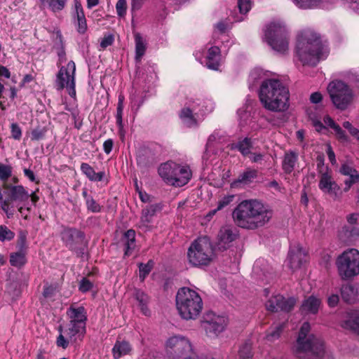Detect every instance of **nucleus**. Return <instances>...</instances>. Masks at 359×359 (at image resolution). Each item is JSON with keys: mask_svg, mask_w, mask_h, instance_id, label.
Listing matches in <instances>:
<instances>
[{"mask_svg": "<svg viewBox=\"0 0 359 359\" xmlns=\"http://www.w3.org/2000/svg\"><path fill=\"white\" fill-rule=\"evenodd\" d=\"M58 331L60 334L57 338L56 344L58 347L65 349L69 342L76 343L78 341L82 340L86 332V327L68 323L65 330H63L62 326H60Z\"/></svg>", "mask_w": 359, "mask_h": 359, "instance_id": "obj_14", "label": "nucleus"}, {"mask_svg": "<svg viewBox=\"0 0 359 359\" xmlns=\"http://www.w3.org/2000/svg\"><path fill=\"white\" fill-rule=\"evenodd\" d=\"M154 266L151 260L149 261L146 264H140L139 266L140 269V278L144 281L146 276L150 273Z\"/></svg>", "mask_w": 359, "mask_h": 359, "instance_id": "obj_50", "label": "nucleus"}, {"mask_svg": "<svg viewBox=\"0 0 359 359\" xmlns=\"http://www.w3.org/2000/svg\"><path fill=\"white\" fill-rule=\"evenodd\" d=\"M14 233L8 229L6 226H0V241H11L14 238Z\"/></svg>", "mask_w": 359, "mask_h": 359, "instance_id": "obj_53", "label": "nucleus"}, {"mask_svg": "<svg viewBox=\"0 0 359 359\" xmlns=\"http://www.w3.org/2000/svg\"><path fill=\"white\" fill-rule=\"evenodd\" d=\"M264 79V73L262 72V69H253L249 76V82L252 83V84H255L259 81L265 80Z\"/></svg>", "mask_w": 359, "mask_h": 359, "instance_id": "obj_51", "label": "nucleus"}, {"mask_svg": "<svg viewBox=\"0 0 359 359\" xmlns=\"http://www.w3.org/2000/svg\"><path fill=\"white\" fill-rule=\"evenodd\" d=\"M340 278L349 280L359 275V251L351 248L342 252L336 260Z\"/></svg>", "mask_w": 359, "mask_h": 359, "instance_id": "obj_10", "label": "nucleus"}, {"mask_svg": "<svg viewBox=\"0 0 359 359\" xmlns=\"http://www.w3.org/2000/svg\"><path fill=\"white\" fill-rule=\"evenodd\" d=\"M289 90L278 79H265L259 90L263 107L271 111L283 112L289 107Z\"/></svg>", "mask_w": 359, "mask_h": 359, "instance_id": "obj_3", "label": "nucleus"}, {"mask_svg": "<svg viewBox=\"0 0 359 359\" xmlns=\"http://www.w3.org/2000/svg\"><path fill=\"white\" fill-rule=\"evenodd\" d=\"M228 323L225 316L209 314L207 320L204 323V327L208 335L210 337H217L222 332Z\"/></svg>", "mask_w": 359, "mask_h": 359, "instance_id": "obj_16", "label": "nucleus"}, {"mask_svg": "<svg viewBox=\"0 0 359 359\" xmlns=\"http://www.w3.org/2000/svg\"><path fill=\"white\" fill-rule=\"evenodd\" d=\"M220 49L217 46H214L208 49L206 57V66L211 69L217 70L220 62Z\"/></svg>", "mask_w": 359, "mask_h": 359, "instance_id": "obj_26", "label": "nucleus"}, {"mask_svg": "<svg viewBox=\"0 0 359 359\" xmlns=\"http://www.w3.org/2000/svg\"><path fill=\"white\" fill-rule=\"evenodd\" d=\"M310 324L304 323L300 329L295 353L301 359H318L324 355L323 341L313 334H309Z\"/></svg>", "mask_w": 359, "mask_h": 359, "instance_id": "obj_6", "label": "nucleus"}, {"mask_svg": "<svg viewBox=\"0 0 359 359\" xmlns=\"http://www.w3.org/2000/svg\"><path fill=\"white\" fill-rule=\"evenodd\" d=\"M54 49L56 50L57 55L58 56V63L62 64L65 62L67 60L65 47H59Z\"/></svg>", "mask_w": 359, "mask_h": 359, "instance_id": "obj_62", "label": "nucleus"}, {"mask_svg": "<svg viewBox=\"0 0 359 359\" xmlns=\"http://www.w3.org/2000/svg\"><path fill=\"white\" fill-rule=\"evenodd\" d=\"M257 175V172L256 170L248 169L239 176L238 181L239 182L247 184L255 179Z\"/></svg>", "mask_w": 359, "mask_h": 359, "instance_id": "obj_46", "label": "nucleus"}, {"mask_svg": "<svg viewBox=\"0 0 359 359\" xmlns=\"http://www.w3.org/2000/svg\"><path fill=\"white\" fill-rule=\"evenodd\" d=\"M283 324H278L273 327L272 330L266 335L267 340L269 341H273L278 339L283 329Z\"/></svg>", "mask_w": 359, "mask_h": 359, "instance_id": "obj_49", "label": "nucleus"}, {"mask_svg": "<svg viewBox=\"0 0 359 359\" xmlns=\"http://www.w3.org/2000/svg\"><path fill=\"white\" fill-rule=\"evenodd\" d=\"M327 90L334 105L339 109H346L352 102V90L341 81H333L327 86Z\"/></svg>", "mask_w": 359, "mask_h": 359, "instance_id": "obj_11", "label": "nucleus"}, {"mask_svg": "<svg viewBox=\"0 0 359 359\" xmlns=\"http://www.w3.org/2000/svg\"><path fill=\"white\" fill-rule=\"evenodd\" d=\"M296 304V299L293 297L285 298L277 294L272 296L266 302V308L268 311L274 312L278 311H290Z\"/></svg>", "mask_w": 359, "mask_h": 359, "instance_id": "obj_18", "label": "nucleus"}, {"mask_svg": "<svg viewBox=\"0 0 359 359\" xmlns=\"http://www.w3.org/2000/svg\"><path fill=\"white\" fill-rule=\"evenodd\" d=\"M168 359H197V354L190 339L183 335H172L165 342Z\"/></svg>", "mask_w": 359, "mask_h": 359, "instance_id": "obj_9", "label": "nucleus"}, {"mask_svg": "<svg viewBox=\"0 0 359 359\" xmlns=\"http://www.w3.org/2000/svg\"><path fill=\"white\" fill-rule=\"evenodd\" d=\"M298 161V154L294 151H288L285 153L282 168L287 174H290L294 169Z\"/></svg>", "mask_w": 359, "mask_h": 359, "instance_id": "obj_25", "label": "nucleus"}, {"mask_svg": "<svg viewBox=\"0 0 359 359\" xmlns=\"http://www.w3.org/2000/svg\"><path fill=\"white\" fill-rule=\"evenodd\" d=\"M339 172L346 177H357L359 175L358 171L349 163H344L341 165Z\"/></svg>", "mask_w": 359, "mask_h": 359, "instance_id": "obj_47", "label": "nucleus"}, {"mask_svg": "<svg viewBox=\"0 0 359 359\" xmlns=\"http://www.w3.org/2000/svg\"><path fill=\"white\" fill-rule=\"evenodd\" d=\"M75 16L77 21V30L79 33L83 34L87 29L86 20L80 3H75Z\"/></svg>", "mask_w": 359, "mask_h": 359, "instance_id": "obj_28", "label": "nucleus"}, {"mask_svg": "<svg viewBox=\"0 0 359 359\" xmlns=\"http://www.w3.org/2000/svg\"><path fill=\"white\" fill-rule=\"evenodd\" d=\"M134 297L139 303V306L142 312L147 316L149 314V310L147 308V304L149 302L148 296L140 290H135L134 292Z\"/></svg>", "mask_w": 359, "mask_h": 359, "instance_id": "obj_33", "label": "nucleus"}, {"mask_svg": "<svg viewBox=\"0 0 359 359\" xmlns=\"http://www.w3.org/2000/svg\"><path fill=\"white\" fill-rule=\"evenodd\" d=\"M60 237L67 248L71 250H74L78 245L82 244L84 234L76 229L64 227L60 232Z\"/></svg>", "mask_w": 359, "mask_h": 359, "instance_id": "obj_17", "label": "nucleus"}, {"mask_svg": "<svg viewBox=\"0 0 359 359\" xmlns=\"http://www.w3.org/2000/svg\"><path fill=\"white\" fill-rule=\"evenodd\" d=\"M116 9L117 15L120 17H123L126 14L127 2L126 0H118L116 4Z\"/></svg>", "mask_w": 359, "mask_h": 359, "instance_id": "obj_57", "label": "nucleus"}, {"mask_svg": "<svg viewBox=\"0 0 359 359\" xmlns=\"http://www.w3.org/2000/svg\"><path fill=\"white\" fill-rule=\"evenodd\" d=\"M11 137L15 140H20L22 137V129L16 123L11 124Z\"/></svg>", "mask_w": 359, "mask_h": 359, "instance_id": "obj_54", "label": "nucleus"}, {"mask_svg": "<svg viewBox=\"0 0 359 359\" xmlns=\"http://www.w3.org/2000/svg\"><path fill=\"white\" fill-rule=\"evenodd\" d=\"M67 314L70 319L69 323L86 327L87 316L84 307L79 306L75 308L72 306L68 309Z\"/></svg>", "mask_w": 359, "mask_h": 359, "instance_id": "obj_23", "label": "nucleus"}, {"mask_svg": "<svg viewBox=\"0 0 359 359\" xmlns=\"http://www.w3.org/2000/svg\"><path fill=\"white\" fill-rule=\"evenodd\" d=\"M12 175V168L11 165L0 163V180L7 182L8 179Z\"/></svg>", "mask_w": 359, "mask_h": 359, "instance_id": "obj_52", "label": "nucleus"}, {"mask_svg": "<svg viewBox=\"0 0 359 359\" xmlns=\"http://www.w3.org/2000/svg\"><path fill=\"white\" fill-rule=\"evenodd\" d=\"M81 170L90 181L100 182L102 180L104 173L103 172H95L94 169L87 163H82Z\"/></svg>", "mask_w": 359, "mask_h": 359, "instance_id": "obj_29", "label": "nucleus"}, {"mask_svg": "<svg viewBox=\"0 0 359 359\" xmlns=\"http://www.w3.org/2000/svg\"><path fill=\"white\" fill-rule=\"evenodd\" d=\"M131 350V346L128 341H116L112 348L113 358L119 359L121 357L129 354Z\"/></svg>", "mask_w": 359, "mask_h": 359, "instance_id": "obj_27", "label": "nucleus"}, {"mask_svg": "<svg viewBox=\"0 0 359 359\" xmlns=\"http://www.w3.org/2000/svg\"><path fill=\"white\" fill-rule=\"evenodd\" d=\"M10 263L13 266L22 267L26 263L25 255L21 252L11 253L10 255Z\"/></svg>", "mask_w": 359, "mask_h": 359, "instance_id": "obj_40", "label": "nucleus"}, {"mask_svg": "<svg viewBox=\"0 0 359 359\" xmlns=\"http://www.w3.org/2000/svg\"><path fill=\"white\" fill-rule=\"evenodd\" d=\"M237 237L236 231L231 226H222L217 235V245L219 248L226 249Z\"/></svg>", "mask_w": 359, "mask_h": 359, "instance_id": "obj_21", "label": "nucleus"}, {"mask_svg": "<svg viewBox=\"0 0 359 359\" xmlns=\"http://www.w3.org/2000/svg\"><path fill=\"white\" fill-rule=\"evenodd\" d=\"M265 37L270 46L276 52L285 53L288 50L285 29L281 23L269 24L265 31Z\"/></svg>", "mask_w": 359, "mask_h": 359, "instance_id": "obj_12", "label": "nucleus"}, {"mask_svg": "<svg viewBox=\"0 0 359 359\" xmlns=\"http://www.w3.org/2000/svg\"><path fill=\"white\" fill-rule=\"evenodd\" d=\"M328 54L326 41H323L316 32L306 30L299 36L296 55L303 65L315 66L320 60L325 59Z\"/></svg>", "mask_w": 359, "mask_h": 359, "instance_id": "obj_2", "label": "nucleus"}, {"mask_svg": "<svg viewBox=\"0 0 359 359\" xmlns=\"http://www.w3.org/2000/svg\"><path fill=\"white\" fill-rule=\"evenodd\" d=\"M251 0H238V6L241 14L247 13L251 8Z\"/></svg>", "mask_w": 359, "mask_h": 359, "instance_id": "obj_56", "label": "nucleus"}, {"mask_svg": "<svg viewBox=\"0 0 359 359\" xmlns=\"http://www.w3.org/2000/svg\"><path fill=\"white\" fill-rule=\"evenodd\" d=\"M271 268L269 266L267 262L263 259L257 260L253 266V272L258 276L267 277L271 273Z\"/></svg>", "mask_w": 359, "mask_h": 359, "instance_id": "obj_30", "label": "nucleus"}, {"mask_svg": "<svg viewBox=\"0 0 359 359\" xmlns=\"http://www.w3.org/2000/svg\"><path fill=\"white\" fill-rule=\"evenodd\" d=\"M235 196L231 195H226L222 197L221 199L218 201V205L217 209L212 210L210 212V215H213L216 213L217 211L222 210L224 207L229 205L234 199Z\"/></svg>", "mask_w": 359, "mask_h": 359, "instance_id": "obj_45", "label": "nucleus"}, {"mask_svg": "<svg viewBox=\"0 0 359 359\" xmlns=\"http://www.w3.org/2000/svg\"><path fill=\"white\" fill-rule=\"evenodd\" d=\"M41 4H47L53 12L62 11L66 5L67 0H40Z\"/></svg>", "mask_w": 359, "mask_h": 359, "instance_id": "obj_39", "label": "nucleus"}, {"mask_svg": "<svg viewBox=\"0 0 359 359\" xmlns=\"http://www.w3.org/2000/svg\"><path fill=\"white\" fill-rule=\"evenodd\" d=\"M46 130L43 128H35L31 133V140L32 141H39L44 138Z\"/></svg>", "mask_w": 359, "mask_h": 359, "instance_id": "obj_55", "label": "nucleus"}, {"mask_svg": "<svg viewBox=\"0 0 359 359\" xmlns=\"http://www.w3.org/2000/svg\"><path fill=\"white\" fill-rule=\"evenodd\" d=\"M237 148L241 153L244 155H248L250 154L251 143L250 140L245 138L243 141L239 142L235 147Z\"/></svg>", "mask_w": 359, "mask_h": 359, "instance_id": "obj_48", "label": "nucleus"}, {"mask_svg": "<svg viewBox=\"0 0 359 359\" xmlns=\"http://www.w3.org/2000/svg\"><path fill=\"white\" fill-rule=\"evenodd\" d=\"M232 215L239 227L255 230L266 224L272 218L273 212L261 201L249 199L241 202Z\"/></svg>", "mask_w": 359, "mask_h": 359, "instance_id": "obj_1", "label": "nucleus"}, {"mask_svg": "<svg viewBox=\"0 0 359 359\" xmlns=\"http://www.w3.org/2000/svg\"><path fill=\"white\" fill-rule=\"evenodd\" d=\"M123 242L126 248L125 255H129L130 251L135 247V232L134 230L130 229L125 233Z\"/></svg>", "mask_w": 359, "mask_h": 359, "instance_id": "obj_34", "label": "nucleus"}, {"mask_svg": "<svg viewBox=\"0 0 359 359\" xmlns=\"http://www.w3.org/2000/svg\"><path fill=\"white\" fill-rule=\"evenodd\" d=\"M342 327L345 329L351 330L359 335V316L351 317L350 319L345 320L342 323Z\"/></svg>", "mask_w": 359, "mask_h": 359, "instance_id": "obj_42", "label": "nucleus"}, {"mask_svg": "<svg viewBox=\"0 0 359 359\" xmlns=\"http://www.w3.org/2000/svg\"><path fill=\"white\" fill-rule=\"evenodd\" d=\"M93 287V283L87 278H83L79 285V290L83 292L89 291Z\"/></svg>", "mask_w": 359, "mask_h": 359, "instance_id": "obj_59", "label": "nucleus"}, {"mask_svg": "<svg viewBox=\"0 0 359 359\" xmlns=\"http://www.w3.org/2000/svg\"><path fill=\"white\" fill-rule=\"evenodd\" d=\"M83 195L86 198V203L88 210L93 212H100L101 206L93 198V197L88 196L86 191L83 192Z\"/></svg>", "mask_w": 359, "mask_h": 359, "instance_id": "obj_43", "label": "nucleus"}, {"mask_svg": "<svg viewBox=\"0 0 359 359\" xmlns=\"http://www.w3.org/2000/svg\"><path fill=\"white\" fill-rule=\"evenodd\" d=\"M226 29V25L223 22L217 23L215 26V31L213 36L215 37L219 34H223Z\"/></svg>", "mask_w": 359, "mask_h": 359, "instance_id": "obj_61", "label": "nucleus"}, {"mask_svg": "<svg viewBox=\"0 0 359 359\" xmlns=\"http://www.w3.org/2000/svg\"><path fill=\"white\" fill-rule=\"evenodd\" d=\"M135 60L140 62L142 57L144 55L146 50L145 43L140 34L135 35Z\"/></svg>", "mask_w": 359, "mask_h": 359, "instance_id": "obj_37", "label": "nucleus"}, {"mask_svg": "<svg viewBox=\"0 0 359 359\" xmlns=\"http://www.w3.org/2000/svg\"><path fill=\"white\" fill-rule=\"evenodd\" d=\"M192 102H196V106L198 108V113L203 115L212 111L214 109V103L210 99L197 98Z\"/></svg>", "mask_w": 359, "mask_h": 359, "instance_id": "obj_31", "label": "nucleus"}, {"mask_svg": "<svg viewBox=\"0 0 359 359\" xmlns=\"http://www.w3.org/2000/svg\"><path fill=\"white\" fill-rule=\"evenodd\" d=\"M156 210L155 205H150L142 210L138 227L143 231H150L153 228V218Z\"/></svg>", "mask_w": 359, "mask_h": 359, "instance_id": "obj_22", "label": "nucleus"}, {"mask_svg": "<svg viewBox=\"0 0 359 359\" xmlns=\"http://www.w3.org/2000/svg\"><path fill=\"white\" fill-rule=\"evenodd\" d=\"M306 252L299 244L294 245L290 249L286 261L287 266L292 271L299 269L306 262Z\"/></svg>", "mask_w": 359, "mask_h": 359, "instance_id": "obj_19", "label": "nucleus"}, {"mask_svg": "<svg viewBox=\"0 0 359 359\" xmlns=\"http://www.w3.org/2000/svg\"><path fill=\"white\" fill-rule=\"evenodd\" d=\"M359 180V175H357V177H347V178L344 180V187L343 188V191L344 192H347L350 189L351 187H352V185L355 183H356L357 182H358Z\"/></svg>", "mask_w": 359, "mask_h": 359, "instance_id": "obj_58", "label": "nucleus"}, {"mask_svg": "<svg viewBox=\"0 0 359 359\" xmlns=\"http://www.w3.org/2000/svg\"><path fill=\"white\" fill-rule=\"evenodd\" d=\"M203 303L201 295L194 290L184 287L176 294V308L184 320H195L201 313Z\"/></svg>", "mask_w": 359, "mask_h": 359, "instance_id": "obj_5", "label": "nucleus"}, {"mask_svg": "<svg viewBox=\"0 0 359 359\" xmlns=\"http://www.w3.org/2000/svg\"><path fill=\"white\" fill-rule=\"evenodd\" d=\"M299 8L311 9L320 6L327 0H292Z\"/></svg>", "mask_w": 359, "mask_h": 359, "instance_id": "obj_38", "label": "nucleus"}, {"mask_svg": "<svg viewBox=\"0 0 359 359\" xmlns=\"http://www.w3.org/2000/svg\"><path fill=\"white\" fill-rule=\"evenodd\" d=\"M158 174L168 184L182 187L191 180L192 173L187 165L168 161L162 163L158 170Z\"/></svg>", "mask_w": 359, "mask_h": 359, "instance_id": "obj_8", "label": "nucleus"}, {"mask_svg": "<svg viewBox=\"0 0 359 359\" xmlns=\"http://www.w3.org/2000/svg\"><path fill=\"white\" fill-rule=\"evenodd\" d=\"M215 257L214 247L210 238L206 236L194 240L187 250L188 262L194 267L208 266Z\"/></svg>", "mask_w": 359, "mask_h": 359, "instance_id": "obj_7", "label": "nucleus"}, {"mask_svg": "<svg viewBox=\"0 0 359 359\" xmlns=\"http://www.w3.org/2000/svg\"><path fill=\"white\" fill-rule=\"evenodd\" d=\"M348 7L359 13V0H346Z\"/></svg>", "mask_w": 359, "mask_h": 359, "instance_id": "obj_64", "label": "nucleus"}, {"mask_svg": "<svg viewBox=\"0 0 359 359\" xmlns=\"http://www.w3.org/2000/svg\"><path fill=\"white\" fill-rule=\"evenodd\" d=\"M357 294L358 290L354 285H346L341 287L342 299L348 303H353L355 300Z\"/></svg>", "mask_w": 359, "mask_h": 359, "instance_id": "obj_32", "label": "nucleus"}, {"mask_svg": "<svg viewBox=\"0 0 359 359\" xmlns=\"http://www.w3.org/2000/svg\"><path fill=\"white\" fill-rule=\"evenodd\" d=\"M252 346L250 343H245L242 345L238 351V356L237 359H251Z\"/></svg>", "mask_w": 359, "mask_h": 359, "instance_id": "obj_44", "label": "nucleus"}, {"mask_svg": "<svg viewBox=\"0 0 359 359\" xmlns=\"http://www.w3.org/2000/svg\"><path fill=\"white\" fill-rule=\"evenodd\" d=\"M123 102H124V96L122 94L118 95L117 109H116V124L118 125L119 128H123Z\"/></svg>", "mask_w": 359, "mask_h": 359, "instance_id": "obj_41", "label": "nucleus"}, {"mask_svg": "<svg viewBox=\"0 0 359 359\" xmlns=\"http://www.w3.org/2000/svg\"><path fill=\"white\" fill-rule=\"evenodd\" d=\"M319 189L325 194L330 196L334 201L342 197V191L332 177V172L328 168H323L318 175Z\"/></svg>", "mask_w": 359, "mask_h": 359, "instance_id": "obj_15", "label": "nucleus"}, {"mask_svg": "<svg viewBox=\"0 0 359 359\" xmlns=\"http://www.w3.org/2000/svg\"><path fill=\"white\" fill-rule=\"evenodd\" d=\"M320 305V299L311 295L303 301L301 311L304 314H316L318 312Z\"/></svg>", "mask_w": 359, "mask_h": 359, "instance_id": "obj_24", "label": "nucleus"}, {"mask_svg": "<svg viewBox=\"0 0 359 359\" xmlns=\"http://www.w3.org/2000/svg\"><path fill=\"white\" fill-rule=\"evenodd\" d=\"M357 235L356 229L353 227L344 226L339 232V237L344 243H351L354 241Z\"/></svg>", "mask_w": 359, "mask_h": 359, "instance_id": "obj_36", "label": "nucleus"}, {"mask_svg": "<svg viewBox=\"0 0 359 359\" xmlns=\"http://www.w3.org/2000/svg\"><path fill=\"white\" fill-rule=\"evenodd\" d=\"M59 47H65V44L61 32L60 31H57L55 33L53 48H57Z\"/></svg>", "mask_w": 359, "mask_h": 359, "instance_id": "obj_60", "label": "nucleus"}, {"mask_svg": "<svg viewBox=\"0 0 359 359\" xmlns=\"http://www.w3.org/2000/svg\"><path fill=\"white\" fill-rule=\"evenodd\" d=\"M114 42V37L112 35L105 36L100 42V46L102 48H106L107 47L111 46Z\"/></svg>", "mask_w": 359, "mask_h": 359, "instance_id": "obj_63", "label": "nucleus"}, {"mask_svg": "<svg viewBox=\"0 0 359 359\" xmlns=\"http://www.w3.org/2000/svg\"><path fill=\"white\" fill-rule=\"evenodd\" d=\"M29 193L22 185H14L4 182L0 186V208L7 217L11 218L14 212L12 203L15 202L21 216L27 219L28 213L31 211L29 205Z\"/></svg>", "mask_w": 359, "mask_h": 359, "instance_id": "obj_4", "label": "nucleus"}, {"mask_svg": "<svg viewBox=\"0 0 359 359\" xmlns=\"http://www.w3.org/2000/svg\"><path fill=\"white\" fill-rule=\"evenodd\" d=\"M195 104L196 102L189 101L180 114L182 122L188 127H192L197 124L196 116L199 114Z\"/></svg>", "mask_w": 359, "mask_h": 359, "instance_id": "obj_20", "label": "nucleus"}, {"mask_svg": "<svg viewBox=\"0 0 359 359\" xmlns=\"http://www.w3.org/2000/svg\"><path fill=\"white\" fill-rule=\"evenodd\" d=\"M76 65L74 61H69L67 66L60 67L56 77L55 84L57 89L65 88L69 95L74 97L76 96Z\"/></svg>", "mask_w": 359, "mask_h": 359, "instance_id": "obj_13", "label": "nucleus"}, {"mask_svg": "<svg viewBox=\"0 0 359 359\" xmlns=\"http://www.w3.org/2000/svg\"><path fill=\"white\" fill-rule=\"evenodd\" d=\"M324 123L330 128L334 130L337 137L341 141H346L347 137L344 131L337 124L334 120L330 116H326L324 118Z\"/></svg>", "mask_w": 359, "mask_h": 359, "instance_id": "obj_35", "label": "nucleus"}]
</instances>
